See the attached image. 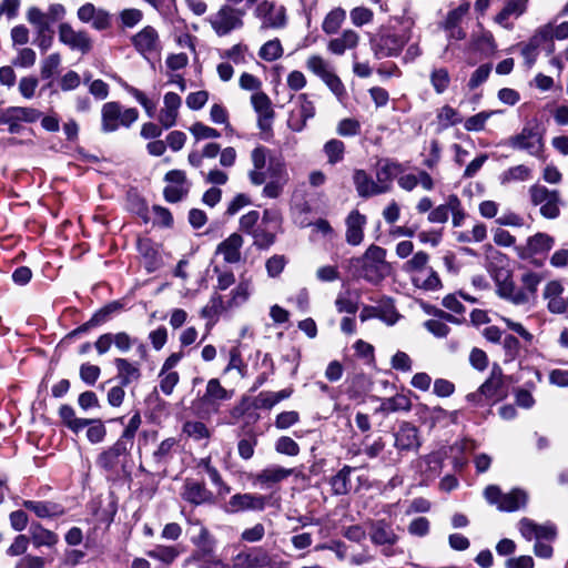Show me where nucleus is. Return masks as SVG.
Returning a JSON list of instances; mask_svg holds the SVG:
<instances>
[{"instance_id": "obj_1", "label": "nucleus", "mask_w": 568, "mask_h": 568, "mask_svg": "<svg viewBox=\"0 0 568 568\" xmlns=\"http://www.w3.org/2000/svg\"><path fill=\"white\" fill-rule=\"evenodd\" d=\"M507 395V377L504 375L501 367L494 364L487 379L476 392L469 393L466 399L475 406H484L486 404L494 405L506 398Z\"/></svg>"}, {"instance_id": "obj_2", "label": "nucleus", "mask_w": 568, "mask_h": 568, "mask_svg": "<svg viewBox=\"0 0 568 568\" xmlns=\"http://www.w3.org/2000/svg\"><path fill=\"white\" fill-rule=\"evenodd\" d=\"M400 29L394 33L383 34L375 44V55L378 59L397 57L403 51L404 47L410 41L413 37V29L415 27V18L409 14H404L396 18Z\"/></svg>"}, {"instance_id": "obj_3", "label": "nucleus", "mask_w": 568, "mask_h": 568, "mask_svg": "<svg viewBox=\"0 0 568 568\" xmlns=\"http://www.w3.org/2000/svg\"><path fill=\"white\" fill-rule=\"evenodd\" d=\"M352 265L358 268V275L369 283L377 284L385 278L390 270L386 261V250L371 245L362 257L352 260Z\"/></svg>"}, {"instance_id": "obj_4", "label": "nucleus", "mask_w": 568, "mask_h": 568, "mask_svg": "<svg viewBox=\"0 0 568 568\" xmlns=\"http://www.w3.org/2000/svg\"><path fill=\"white\" fill-rule=\"evenodd\" d=\"M429 255L424 251L416 252L403 265V271L410 275L413 284L425 291H438L443 287L438 273L428 267Z\"/></svg>"}, {"instance_id": "obj_5", "label": "nucleus", "mask_w": 568, "mask_h": 568, "mask_svg": "<svg viewBox=\"0 0 568 568\" xmlns=\"http://www.w3.org/2000/svg\"><path fill=\"white\" fill-rule=\"evenodd\" d=\"M139 119L135 108H123L119 102H106L101 108V130L115 132L121 126L130 128Z\"/></svg>"}, {"instance_id": "obj_6", "label": "nucleus", "mask_w": 568, "mask_h": 568, "mask_svg": "<svg viewBox=\"0 0 568 568\" xmlns=\"http://www.w3.org/2000/svg\"><path fill=\"white\" fill-rule=\"evenodd\" d=\"M244 16L245 10L224 4L209 18V23L219 37H224L244 26Z\"/></svg>"}, {"instance_id": "obj_7", "label": "nucleus", "mask_w": 568, "mask_h": 568, "mask_svg": "<svg viewBox=\"0 0 568 568\" xmlns=\"http://www.w3.org/2000/svg\"><path fill=\"white\" fill-rule=\"evenodd\" d=\"M232 397V392L225 389L219 379L212 378L206 384L204 395L193 403L196 415L204 417L219 410L220 404Z\"/></svg>"}, {"instance_id": "obj_8", "label": "nucleus", "mask_w": 568, "mask_h": 568, "mask_svg": "<svg viewBox=\"0 0 568 568\" xmlns=\"http://www.w3.org/2000/svg\"><path fill=\"white\" fill-rule=\"evenodd\" d=\"M484 496L490 505H496L500 511H516L524 507L528 499L526 491L519 488L503 494L500 488L496 485L486 487Z\"/></svg>"}, {"instance_id": "obj_9", "label": "nucleus", "mask_w": 568, "mask_h": 568, "mask_svg": "<svg viewBox=\"0 0 568 568\" xmlns=\"http://www.w3.org/2000/svg\"><path fill=\"white\" fill-rule=\"evenodd\" d=\"M131 449L128 445L116 440L111 447L99 454L95 463L109 475L118 476L125 468Z\"/></svg>"}, {"instance_id": "obj_10", "label": "nucleus", "mask_w": 568, "mask_h": 568, "mask_svg": "<svg viewBox=\"0 0 568 568\" xmlns=\"http://www.w3.org/2000/svg\"><path fill=\"white\" fill-rule=\"evenodd\" d=\"M369 539L376 547H383L382 554L386 557L395 555L393 547L398 542L399 536L395 531L392 523L385 519L373 520L369 523Z\"/></svg>"}, {"instance_id": "obj_11", "label": "nucleus", "mask_w": 568, "mask_h": 568, "mask_svg": "<svg viewBox=\"0 0 568 568\" xmlns=\"http://www.w3.org/2000/svg\"><path fill=\"white\" fill-rule=\"evenodd\" d=\"M531 203L540 207V214L546 219L559 216V193L550 191L544 185H534L529 190Z\"/></svg>"}, {"instance_id": "obj_12", "label": "nucleus", "mask_w": 568, "mask_h": 568, "mask_svg": "<svg viewBox=\"0 0 568 568\" xmlns=\"http://www.w3.org/2000/svg\"><path fill=\"white\" fill-rule=\"evenodd\" d=\"M254 16L261 21V29H281L286 26V10L273 1L263 0L254 9Z\"/></svg>"}, {"instance_id": "obj_13", "label": "nucleus", "mask_w": 568, "mask_h": 568, "mask_svg": "<svg viewBox=\"0 0 568 568\" xmlns=\"http://www.w3.org/2000/svg\"><path fill=\"white\" fill-rule=\"evenodd\" d=\"M59 41L72 51L87 54L92 50L93 42L84 30H75L70 23L62 22L58 28Z\"/></svg>"}, {"instance_id": "obj_14", "label": "nucleus", "mask_w": 568, "mask_h": 568, "mask_svg": "<svg viewBox=\"0 0 568 568\" xmlns=\"http://www.w3.org/2000/svg\"><path fill=\"white\" fill-rule=\"evenodd\" d=\"M132 43L135 50L145 59H150L159 54L161 50V41L158 31L146 26L132 37Z\"/></svg>"}, {"instance_id": "obj_15", "label": "nucleus", "mask_w": 568, "mask_h": 568, "mask_svg": "<svg viewBox=\"0 0 568 568\" xmlns=\"http://www.w3.org/2000/svg\"><path fill=\"white\" fill-rule=\"evenodd\" d=\"M270 565L271 557L261 547L242 550L232 558V568H265Z\"/></svg>"}, {"instance_id": "obj_16", "label": "nucleus", "mask_w": 568, "mask_h": 568, "mask_svg": "<svg viewBox=\"0 0 568 568\" xmlns=\"http://www.w3.org/2000/svg\"><path fill=\"white\" fill-rule=\"evenodd\" d=\"M395 447L399 452H415L420 447L419 430L408 422H403L394 434Z\"/></svg>"}, {"instance_id": "obj_17", "label": "nucleus", "mask_w": 568, "mask_h": 568, "mask_svg": "<svg viewBox=\"0 0 568 568\" xmlns=\"http://www.w3.org/2000/svg\"><path fill=\"white\" fill-rule=\"evenodd\" d=\"M297 102L298 108L292 112L287 123L293 131L300 132L304 129L306 121L314 118L315 105L305 93L297 97Z\"/></svg>"}, {"instance_id": "obj_18", "label": "nucleus", "mask_w": 568, "mask_h": 568, "mask_svg": "<svg viewBox=\"0 0 568 568\" xmlns=\"http://www.w3.org/2000/svg\"><path fill=\"white\" fill-rule=\"evenodd\" d=\"M518 527L521 536L527 540H554L556 537V528L549 524L537 525L531 519L523 518Z\"/></svg>"}, {"instance_id": "obj_19", "label": "nucleus", "mask_w": 568, "mask_h": 568, "mask_svg": "<svg viewBox=\"0 0 568 568\" xmlns=\"http://www.w3.org/2000/svg\"><path fill=\"white\" fill-rule=\"evenodd\" d=\"M243 237L239 233H232L216 247V255H222L223 261L229 264H236L242 260Z\"/></svg>"}, {"instance_id": "obj_20", "label": "nucleus", "mask_w": 568, "mask_h": 568, "mask_svg": "<svg viewBox=\"0 0 568 568\" xmlns=\"http://www.w3.org/2000/svg\"><path fill=\"white\" fill-rule=\"evenodd\" d=\"M181 496L184 500L196 506L210 504L214 500L213 493L210 491L203 483L193 479L185 480Z\"/></svg>"}, {"instance_id": "obj_21", "label": "nucleus", "mask_w": 568, "mask_h": 568, "mask_svg": "<svg viewBox=\"0 0 568 568\" xmlns=\"http://www.w3.org/2000/svg\"><path fill=\"white\" fill-rule=\"evenodd\" d=\"M266 498L255 494H235L227 504L229 511L239 513L244 510H263Z\"/></svg>"}, {"instance_id": "obj_22", "label": "nucleus", "mask_w": 568, "mask_h": 568, "mask_svg": "<svg viewBox=\"0 0 568 568\" xmlns=\"http://www.w3.org/2000/svg\"><path fill=\"white\" fill-rule=\"evenodd\" d=\"M181 104L182 100L179 94L174 92L164 94L163 106L159 113V121L164 128L169 129L175 124Z\"/></svg>"}, {"instance_id": "obj_23", "label": "nucleus", "mask_w": 568, "mask_h": 568, "mask_svg": "<svg viewBox=\"0 0 568 568\" xmlns=\"http://www.w3.org/2000/svg\"><path fill=\"white\" fill-rule=\"evenodd\" d=\"M528 6V0H507L501 11L495 17V22L507 30L513 29L510 18H519L523 16Z\"/></svg>"}, {"instance_id": "obj_24", "label": "nucleus", "mask_w": 568, "mask_h": 568, "mask_svg": "<svg viewBox=\"0 0 568 568\" xmlns=\"http://www.w3.org/2000/svg\"><path fill=\"white\" fill-rule=\"evenodd\" d=\"M402 173H404V166L397 162L385 159L377 163L376 179L379 186L386 187V192L390 190L393 180Z\"/></svg>"}, {"instance_id": "obj_25", "label": "nucleus", "mask_w": 568, "mask_h": 568, "mask_svg": "<svg viewBox=\"0 0 568 568\" xmlns=\"http://www.w3.org/2000/svg\"><path fill=\"white\" fill-rule=\"evenodd\" d=\"M359 36L352 29H346L339 37L333 38L327 43V50L335 55H343L347 50L358 45Z\"/></svg>"}, {"instance_id": "obj_26", "label": "nucleus", "mask_w": 568, "mask_h": 568, "mask_svg": "<svg viewBox=\"0 0 568 568\" xmlns=\"http://www.w3.org/2000/svg\"><path fill=\"white\" fill-rule=\"evenodd\" d=\"M354 184L356 191L362 197H369L378 194L386 193V187L379 186L378 182L374 181L365 171L355 170Z\"/></svg>"}, {"instance_id": "obj_27", "label": "nucleus", "mask_w": 568, "mask_h": 568, "mask_svg": "<svg viewBox=\"0 0 568 568\" xmlns=\"http://www.w3.org/2000/svg\"><path fill=\"white\" fill-rule=\"evenodd\" d=\"M366 224L365 215L358 211H353L346 219V242L349 245H359L364 239V226Z\"/></svg>"}, {"instance_id": "obj_28", "label": "nucleus", "mask_w": 568, "mask_h": 568, "mask_svg": "<svg viewBox=\"0 0 568 568\" xmlns=\"http://www.w3.org/2000/svg\"><path fill=\"white\" fill-rule=\"evenodd\" d=\"M488 272L495 280L497 288L504 285V283L513 281L508 258L499 252H496L489 262Z\"/></svg>"}, {"instance_id": "obj_29", "label": "nucleus", "mask_w": 568, "mask_h": 568, "mask_svg": "<svg viewBox=\"0 0 568 568\" xmlns=\"http://www.w3.org/2000/svg\"><path fill=\"white\" fill-rule=\"evenodd\" d=\"M30 541L34 548H53L59 542V536L38 523L31 524L29 528Z\"/></svg>"}, {"instance_id": "obj_30", "label": "nucleus", "mask_w": 568, "mask_h": 568, "mask_svg": "<svg viewBox=\"0 0 568 568\" xmlns=\"http://www.w3.org/2000/svg\"><path fill=\"white\" fill-rule=\"evenodd\" d=\"M136 246L140 255L143 257L146 271L149 273L154 272L161 263L158 248L149 239H139Z\"/></svg>"}, {"instance_id": "obj_31", "label": "nucleus", "mask_w": 568, "mask_h": 568, "mask_svg": "<svg viewBox=\"0 0 568 568\" xmlns=\"http://www.w3.org/2000/svg\"><path fill=\"white\" fill-rule=\"evenodd\" d=\"M555 245V239L546 233H536L527 240L528 255L547 254Z\"/></svg>"}, {"instance_id": "obj_32", "label": "nucleus", "mask_w": 568, "mask_h": 568, "mask_svg": "<svg viewBox=\"0 0 568 568\" xmlns=\"http://www.w3.org/2000/svg\"><path fill=\"white\" fill-rule=\"evenodd\" d=\"M22 505L39 518L57 517L63 514L62 507L51 501L24 500Z\"/></svg>"}, {"instance_id": "obj_33", "label": "nucleus", "mask_w": 568, "mask_h": 568, "mask_svg": "<svg viewBox=\"0 0 568 568\" xmlns=\"http://www.w3.org/2000/svg\"><path fill=\"white\" fill-rule=\"evenodd\" d=\"M292 395V389H282L280 392H262L253 400V406L256 409H271L281 400L288 398Z\"/></svg>"}, {"instance_id": "obj_34", "label": "nucleus", "mask_w": 568, "mask_h": 568, "mask_svg": "<svg viewBox=\"0 0 568 568\" xmlns=\"http://www.w3.org/2000/svg\"><path fill=\"white\" fill-rule=\"evenodd\" d=\"M410 408L412 402L409 397L404 394H396L393 397L384 398L376 412L390 414L396 412H408Z\"/></svg>"}, {"instance_id": "obj_35", "label": "nucleus", "mask_w": 568, "mask_h": 568, "mask_svg": "<svg viewBox=\"0 0 568 568\" xmlns=\"http://www.w3.org/2000/svg\"><path fill=\"white\" fill-rule=\"evenodd\" d=\"M499 297L511 302L515 305H524L529 303V295L523 290L515 285L513 281L504 283L497 288Z\"/></svg>"}, {"instance_id": "obj_36", "label": "nucleus", "mask_w": 568, "mask_h": 568, "mask_svg": "<svg viewBox=\"0 0 568 568\" xmlns=\"http://www.w3.org/2000/svg\"><path fill=\"white\" fill-rule=\"evenodd\" d=\"M114 364L118 369V377L123 385H129L140 378L141 373L138 364L125 358H115Z\"/></svg>"}, {"instance_id": "obj_37", "label": "nucleus", "mask_w": 568, "mask_h": 568, "mask_svg": "<svg viewBox=\"0 0 568 568\" xmlns=\"http://www.w3.org/2000/svg\"><path fill=\"white\" fill-rule=\"evenodd\" d=\"M429 82L435 93L443 94L450 85V73L444 67H434L429 73Z\"/></svg>"}, {"instance_id": "obj_38", "label": "nucleus", "mask_w": 568, "mask_h": 568, "mask_svg": "<svg viewBox=\"0 0 568 568\" xmlns=\"http://www.w3.org/2000/svg\"><path fill=\"white\" fill-rule=\"evenodd\" d=\"M118 308H119V306L116 303L106 305L105 307H103L99 312H97L90 318V321H88L87 323H84L83 325H81L80 327L74 329L71 333V336H75L80 333L88 332L91 327H94V326H98V325L104 323L109 318V315L112 314L113 312H115Z\"/></svg>"}, {"instance_id": "obj_39", "label": "nucleus", "mask_w": 568, "mask_h": 568, "mask_svg": "<svg viewBox=\"0 0 568 568\" xmlns=\"http://www.w3.org/2000/svg\"><path fill=\"white\" fill-rule=\"evenodd\" d=\"M292 473L293 469H287L281 466H272L263 469L260 474H257L256 480L261 484H276L291 476Z\"/></svg>"}, {"instance_id": "obj_40", "label": "nucleus", "mask_w": 568, "mask_h": 568, "mask_svg": "<svg viewBox=\"0 0 568 568\" xmlns=\"http://www.w3.org/2000/svg\"><path fill=\"white\" fill-rule=\"evenodd\" d=\"M59 416L63 423L74 433L80 432L90 423L89 419L75 417L74 409L69 405H62L59 408Z\"/></svg>"}, {"instance_id": "obj_41", "label": "nucleus", "mask_w": 568, "mask_h": 568, "mask_svg": "<svg viewBox=\"0 0 568 568\" xmlns=\"http://www.w3.org/2000/svg\"><path fill=\"white\" fill-rule=\"evenodd\" d=\"M27 21L37 31H51V23L47 17V13L43 12L38 7H30L26 12Z\"/></svg>"}, {"instance_id": "obj_42", "label": "nucleus", "mask_w": 568, "mask_h": 568, "mask_svg": "<svg viewBox=\"0 0 568 568\" xmlns=\"http://www.w3.org/2000/svg\"><path fill=\"white\" fill-rule=\"evenodd\" d=\"M146 555L165 565H171L179 557L180 550L175 546L156 545L146 551Z\"/></svg>"}, {"instance_id": "obj_43", "label": "nucleus", "mask_w": 568, "mask_h": 568, "mask_svg": "<svg viewBox=\"0 0 568 568\" xmlns=\"http://www.w3.org/2000/svg\"><path fill=\"white\" fill-rule=\"evenodd\" d=\"M353 471L351 466H344L331 479L332 490L335 495H346L351 489L349 475Z\"/></svg>"}, {"instance_id": "obj_44", "label": "nucleus", "mask_w": 568, "mask_h": 568, "mask_svg": "<svg viewBox=\"0 0 568 568\" xmlns=\"http://www.w3.org/2000/svg\"><path fill=\"white\" fill-rule=\"evenodd\" d=\"M176 446L174 438H166L160 443L158 448L153 452L152 458L156 465H165L173 457V450Z\"/></svg>"}, {"instance_id": "obj_45", "label": "nucleus", "mask_w": 568, "mask_h": 568, "mask_svg": "<svg viewBox=\"0 0 568 568\" xmlns=\"http://www.w3.org/2000/svg\"><path fill=\"white\" fill-rule=\"evenodd\" d=\"M436 119L442 128H449L463 122L460 113L448 104L437 110Z\"/></svg>"}, {"instance_id": "obj_46", "label": "nucleus", "mask_w": 568, "mask_h": 568, "mask_svg": "<svg viewBox=\"0 0 568 568\" xmlns=\"http://www.w3.org/2000/svg\"><path fill=\"white\" fill-rule=\"evenodd\" d=\"M345 17L346 13L343 9H333L326 14L322 23L323 31L327 34L336 33L337 30L341 28L342 23L344 22Z\"/></svg>"}, {"instance_id": "obj_47", "label": "nucleus", "mask_w": 568, "mask_h": 568, "mask_svg": "<svg viewBox=\"0 0 568 568\" xmlns=\"http://www.w3.org/2000/svg\"><path fill=\"white\" fill-rule=\"evenodd\" d=\"M542 132L544 129L537 120L528 121L521 133L517 136L516 142H540Z\"/></svg>"}, {"instance_id": "obj_48", "label": "nucleus", "mask_w": 568, "mask_h": 568, "mask_svg": "<svg viewBox=\"0 0 568 568\" xmlns=\"http://www.w3.org/2000/svg\"><path fill=\"white\" fill-rule=\"evenodd\" d=\"M275 232L274 229H268L264 225H260L256 230L251 234L253 236V244L258 248H268L275 242Z\"/></svg>"}, {"instance_id": "obj_49", "label": "nucleus", "mask_w": 568, "mask_h": 568, "mask_svg": "<svg viewBox=\"0 0 568 568\" xmlns=\"http://www.w3.org/2000/svg\"><path fill=\"white\" fill-rule=\"evenodd\" d=\"M470 2L468 0H462L459 6L447 13L444 21L445 29H454L459 24L463 18L468 13Z\"/></svg>"}, {"instance_id": "obj_50", "label": "nucleus", "mask_w": 568, "mask_h": 568, "mask_svg": "<svg viewBox=\"0 0 568 568\" xmlns=\"http://www.w3.org/2000/svg\"><path fill=\"white\" fill-rule=\"evenodd\" d=\"M160 378V389L164 395H171L174 390V387L178 385L180 381L179 373L175 371H164L161 369L159 374Z\"/></svg>"}, {"instance_id": "obj_51", "label": "nucleus", "mask_w": 568, "mask_h": 568, "mask_svg": "<svg viewBox=\"0 0 568 568\" xmlns=\"http://www.w3.org/2000/svg\"><path fill=\"white\" fill-rule=\"evenodd\" d=\"M283 54V48L280 40L274 39L264 43L258 52L261 59L265 61H274L281 58Z\"/></svg>"}, {"instance_id": "obj_52", "label": "nucleus", "mask_w": 568, "mask_h": 568, "mask_svg": "<svg viewBox=\"0 0 568 568\" xmlns=\"http://www.w3.org/2000/svg\"><path fill=\"white\" fill-rule=\"evenodd\" d=\"M183 433L189 437L200 440L210 437V430L202 422L189 420L183 425Z\"/></svg>"}, {"instance_id": "obj_53", "label": "nucleus", "mask_w": 568, "mask_h": 568, "mask_svg": "<svg viewBox=\"0 0 568 568\" xmlns=\"http://www.w3.org/2000/svg\"><path fill=\"white\" fill-rule=\"evenodd\" d=\"M554 37H552V23H547L541 27H539L535 33L531 36L529 41L537 45L538 48L546 42L550 43L549 51L551 52L554 50V43H552Z\"/></svg>"}, {"instance_id": "obj_54", "label": "nucleus", "mask_w": 568, "mask_h": 568, "mask_svg": "<svg viewBox=\"0 0 568 568\" xmlns=\"http://www.w3.org/2000/svg\"><path fill=\"white\" fill-rule=\"evenodd\" d=\"M124 89L143 106L149 116L152 118L154 115L156 105L145 95L144 92L129 84H125Z\"/></svg>"}, {"instance_id": "obj_55", "label": "nucleus", "mask_w": 568, "mask_h": 568, "mask_svg": "<svg viewBox=\"0 0 568 568\" xmlns=\"http://www.w3.org/2000/svg\"><path fill=\"white\" fill-rule=\"evenodd\" d=\"M61 64V55L59 53H51L41 61V77L42 79H51L58 71Z\"/></svg>"}, {"instance_id": "obj_56", "label": "nucleus", "mask_w": 568, "mask_h": 568, "mask_svg": "<svg viewBox=\"0 0 568 568\" xmlns=\"http://www.w3.org/2000/svg\"><path fill=\"white\" fill-rule=\"evenodd\" d=\"M21 119L16 106H10L0 113V125H8L10 132H18Z\"/></svg>"}, {"instance_id": "obj_57", "label": "nucleus", "mask_w": 568, "mask_h": 568, "mask_svg": "<svg viewBox=\"0 0 568 568\" xmlns=\"http://www.w3.org/2000/svg\"><path fill=\"white\" fill-rule=\"evenodd\" d=\"M251 102L258 115L274 113L270 98L262 91L255 92L251 97Z\"/></svg>"}, {"instance_id": "obj_58", "label": "nucleus", "mask_w": 568, "mask_h": 568, "mask_svg": "<svg viewBox=\"0 0 568 568\" xmlns=\"http://www.w3.org/2000/svg\"><path fill=\"white\" fill-rule=\"evenodd\" d=\"M267 172L270 178L281 179V176H283L288 181V173L281 155L274 154L273 156H268Z\"/></svg>"}, {"instance_id": "obj_59", "label": "nucleus", "mask_w": 568, "mask_h": 568, "mask_svg": "<svg viewBox=\"0 0 568 568\" xmlns=\"http://www.w3.org/2000/svg\"><path fill=\"white\" fill-rule=\"evenodd\" d=\"M306 68L321 79L332 71L328 62L316 54L306 60Z\"/></svg>"}, {"instance_id": "obj_60", "label": "nucleus", "mask_w": 568, "mask_h": 568, "mask_svg": "<svg viewBox=\"0 0 568 568\" xmlns=\"http://www.w3.org/2000/svg\"><path fill=\"white\" fill-rule=\"evenodd\" d=\"M495 113V111H483L475 115L467 118L464 122V128L467 131H481L484 130L488 119Z\"/></svg>"}, {"instance_id": "obj_61", "label": "nucleus", "mask_w": 568, "mask_h": 568, "mask_svg": "<svg viewBox=\"0 0 568 568\" xmlns=\"http://www.w3.org/2000/svg\"><path fill=\"white\" fill-rule=\"evenodd\" d=\"M190 131L195 140H213L223 136L215 129L210 128L201 122L194 123L190 128Z\"/></svg>"}, {"instance_id": "obj_62", "label": "nucleus", "mask_w": 568, "mask_h": 568, "mask_svg": "<svg viewBox=\"0 0 568 568\" xmlns=\"http://www.w3.org/2000/svg\"><path fill=\"white\" fill-rule=\"evenodd\" d=\"M141 424V417L139 414L133 415L126 427L124 428L123 433L121 434L120 438L118 440L122 442L123 444L128 445L129 447H133V439L135 436L136 430L139 429Z\"/></svg>"}, {"instance_id": "obj_63", "label": "nucleus", "mask_w": 568, "mask_h": 568, "mask_svg": "<svg viewBox=\"0 0 568 568\" xmlns=\"http://www.w3.org/2000/svg\"><path fill=\"white\" fill-rule=\"evenodd\" d=\"M275 449L280 454L296 456L300 453L298 444L288 436H282L275 444Z\"/></svg>"}, {"instance_id": "obj_64", "label": "nucleus", "mask_w": 568, "mask_h": 568, "mask_svg": "<svg viewBox=\"0 0 568 568\" xmlns=\"http://www.w3.org/2000/svg\"><path fill=\"white\" fill-rule=\"evenodd\" d=\"M283 176L281 179L270 178V181L265 184L263 189V195L270 199H277L282 192L284 186L287 184Z\"/></svg>"}]
</instances>
